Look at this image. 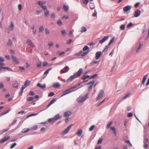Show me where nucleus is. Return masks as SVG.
<instances>
[{
  "label": "nucleus",
  "mask_w": 149,
  "mask_h": 149,
  "mask_svg": "<svg viewBox=\"0 0 149 149\" xmlns=\"http://www.w3.org/2000/svg\"><path fill=\"white\" fill-rule=\"evenodd\" d=\"M83 71L82 68H80L77 72H75L73 75H71L70 77L69 78L67 79L68 82H70L73 80L74 79L80 76Z\"/></svg>",
  "instance_id": "nucleus-1"
},
{
  "label": "nucleus",
  "mask_w": 149,
  "mask_h": 149,
  "mask_svg": "<svg viewBox=\"0 0 149 149\" xmlns=\"http://www.w3.org/2000/svg\"><path fill=\"white\" fill-rule=\"evenodd\" d=\"M89 93L86 94L84 96L80 95L76 100L77 102L79 103L83 104L86 100L88 98Z\"/></svg>",
  "instance_id": "nucleus-2"
},
{
  "label": "nucleus",
  "mask_w": 149,
  "mask_h": 149,
  "mask_svg": "<svg viewBox=\"0 0 149 149\" xmlns=\"http://www.w3.org/2000/svg\"><path fill=\"white\" fill-rule=\"evenodd\" d=\"M31 82L29 80H26L24 84V86H22L21 88V91L19 93V95H22L24 90L26 88L27 86L29 85L30 84Z\"/></svg>",
  "instance_id": "nucleus-3"
},
{
  "label": "nucleus",
  "mask_w": 149,
  "mask_h": 149,
  "mask_svg": "<svg viewBox=\"0 0 149 149\" xmlns=\"http://www.w3.org/2000/svg\"><path fill=\"white\" fill-rule=\"evenodd\" d=\"M95 83V81H91L86 84V85H88V89L89 92L91 91L92 87L94 85Z\"/></svg>",
  "instance_id": "nucleus-4"
},
{
  "label": "nucleus",
  "mask_w": 149,
  "mask_h": 149,
  "mask_svg": "<svg viewBox=\"0 0 149 149\" xmlns=\"http://www.w3.org/2000/svg\"><path fill=\"white\" fill-rule=\"evenodd\" d=\"M82 87V86H81L79 88H77L74 90H73L72 91H70V89H69L65 90V91L63 92V93L61 96V97H62L63 96H64L66 95H67L68 94H69L72 92L74 91H76V90L78 89L81 88Z\"/></svg>",
  "instance_id": "nucleus-5"
},
{
  "label": "nucleus",
  "mask_w": 149,
  "mask_h": 149,
  "mask_svg": "<svg viewBox=\"0 0 149 149\" xmlns=\"http://www.w3.org/2000/svg\"><path fill=\"white\" fill-rule=\"evenodd\" d=\"M73 126V124H72L68 127L66 129H65L62 132V134L63 135H65L67 134L71 128V127Z\"/></svg>",
  "instance_id": "nucleus-6"
},
{
  "label": "nucleus",
  "mask_w": 149,
  "mask_h": 149,
  "mask_svg": "<svg viewBox=\"0 0 149 149\" xmlns=\"http://www.w3.org/2000/svg\"><path fill=\"white\" fill-rule=\"evenodd\" d=\"M104 94V91L103 90H100L98 94V96L96 98V101H97L99 99L101 98L103 96Z\"/></svg>",
  "instance_id": "nucleus-7"
},
{
  "label": "nucleus",
  "mask_w": 149,
  "mask_h": 149,
  "mask_svg": "<svg viewBox=\"0 0 149 149\" xmlns=\"http://www.w3.org/2000/svg\"><path fill=\"white\" fill-rule=\"evenodd\" d=\"M38 5L41 7L43 10L46 9L47 7L46 6H43V4L45 3V1L42 2L41 1H38Z\"/></svg>",
  "instance_id": "nucleus-8"
},
{
  "label": "nucleus",
  "mask_w": 149,
  "mask_h": 149,
  "mask_svg": "<svg viewBox=\"0 0 149 149\" xmlns=\"http://www.w3.org/2000/svg\"><path fill=\"white\" fill-rule=\"evenodd\" d=\"M142 45V44L141 43H139V44L138 43L136 44V52L137 53L139 52L140 49L141 48Z\"/></svg>",
  "instance_id": "nucleus-9"
},
{
  "label": "nucleus",
  "mask_w": 149,
  "mask_h": 149,
  "mask_svg": "<svg viewBox=\"0 0 149 149\" xmlns=\"http://www.w3.org/2000/svg\"><path fill=\"white\" fill-rule=\"evenodd\" d=\"M69 70V68L68 66H66L65 68H64V69H62L60 73L61 74H63L64 73H66L67 72H68Z\"/></svg>",
  "instance_id": "nucleus-10"
},
{
  "label": "nucleus",
  "mask_w": 149,
  "mask_h": 149,
  "mask_svg": "<svg viewBox=\"0 0 149 149\" xmlns=\"http://www.w3.org/2000/svg\"><path fill=\"white\" fill-rule=\"evenodd\" d=\"M131 6H125L123 8V10L125 13H126L130 10L131 8Z\"/></svg>",
  "instance_id": "nucleus-11"
},
{
  "label": "nucleus",
  "mask_w": 149,
  "mask_h": 149,
  "mask_svg": "<svg viewBox=\"0 0 149 149\" xmlns=\"http://www.w3.org/2000/svg\"><path fill=\"white\" fill-rule=\"evenodd\" d=\"M102 55V53L101 51H98L95 54V58L96 60L98 59Z\"/></svg>",
  "instance_id": "nucleus-12"
},
{
  "label": "nucleus",
  "mask_w": 149,
  "mask_h": 149,
  "mask_svg": "<svg viewBox=\"0 0 149 149\" xmlns=\"http://www.w3.org/2000/svg\"><path fill=\"white\" fill-rule=\"evenodd\" d=\"M141 14V11L139 9L136 10L135 11L134 15V17H137L139 16Z\"/></svg>",
  "instance_id": "nucleus-13"
},
{
  "label": "nucleus",
  "mask_w": 149,
  "mask_h": 149,
  "mask_svg": "<svg viewBox=\"0 0 149 149\" xmlns=\"http://www.w3.org/2000/svg\"><path fill=\"white\" fill-rule=\"evenodd\" d=\"M109 36L104 37L102 40H99V42L100 44H102L104 42L107 40L109 38Z\"/></svg>",
  "instance_id": "nucleus-14"
},
{
  "label": "nucleus",
  "mask_w": 149,
  "mask_h": 149,
  "mask_svg": "<svg viewBox=\"0 0 149 149\" xmlns=\"http://www.w3.org/2000/svg\"><path fill=\"white\" fill-rule=\"evenodd\" d=\"M14 28V24L13 22H11L9 25L8 27V29L10 31H12L13 29Z\"/></svg>",
  "instance_id": "nucleus-15"
},
{
  "label": "nucleus",
  "mask_w": 149,
  "mask_h": 149,
  "mask_svg": "<svg viewBox=\"0 0 149 149\" xmlns=\"http://www.w3.org/2000/svg\"><path fill=\"white\" fill-rule=\"evenodd\" d=\"M10 136H9L8 137H5L3 139H2L0 141V143H3L5 142L6 141L9 139L10 138Z\"/></svg>",
  "instance_id": "nucleus-16"
},
{
  "label": "nucleus",
  "mask_w": 149,
  "mask_h": 149,
  "mask_svg": "<svg viewBox=\"0 0 149 149\" xmlns=\"http://www.w3.org/2000/svg\"><path fill=\"white\" fill-rule=\"evenodd\" d=\"M11 57L15 64H18L19 63L18 60L16 57L13 56H12Z\"/></svg>",
  "instance_id": "nucleus-17"
},
{
  "label": "nucleus",
  "mask_w": 149,
  "mask_h": 149,
  "mask_svg": "<svg viewBox=\"0 0 149 149\" xmlns=\"http://www.w3.org/2000/svg\"><path fill=\"white\" fill-rule=\"evenodd\" d=\"M26 43L29 45H31L33 47H34L35 45L29 39H28L26 42Z\"/></svg>",
  "instance_id": "nucleus-18"
},
{
  "label": "nucleus",
  "mask_w": 149,
  "mask_h": 149,
  "mask_svg": "<svg viewBox=\"0 0 149 149\" xmlns=\"http://www.w3.org/2000/svg\"><path fill=\"white\" fill-rule=\"evenodd\" d=\"M37 86L40 87L42 89H43L45 88L46 84H45V83L43 85H41V84L40 83H38L37 85Z\"/></svg>",
  "instance_id": "nucleus-19"
},
{
  "label": "nucleus",
  "mask_w": 149,
  "mask_h": 149,
  "mask_svg": "<svg viewBox=\"0 0 149 149\" xmlns=\"http://www.w3.org/2000/svg\"><path fill=\"white\" fill-rule=\"evenodd\" d=\"M54 119H55L56 121L58 120L59 119L61 118V116H60L59 114H57L54 117Z\"/></svg>",
  "instance_id": "nucleus-20"
},
{
  "label": "nucleus",
  "mask_w": 149,
  "mask_h": 149,
  "mask_svg": "<svg viewBox=\"0 0 149 149\" xmlns=\"http://www.w3.org/2000/svg\"><path fill=\"white\" fill-rule=\"evenodd\" d=\"M43 110H42L41 111H40L38 113H32V114H30L29 115H28L26 118H28L30 117H31V116H36V115H38V113H40V112L42 111H43Z\"/></svg>",
  "instance_id": "nucleus-21"
},
{
  "label": "nucleus",
  "mask_w": 149,
  "mask_h": 149,
  "mask_svg": "<svg viewBox=\"0 0 149 149\" xmlns=\"http://www.w3.org/2000/svg\"><path fill=\"white\" fill-rule=\"evenodd\" d=\"M82 133V130L81 129L79 130L76 132V134L79 136H81V134Z\"/></svg>",
  "instance_id": "nucleus-22"
},
{
  "label": "nucleus",
  "mask_w": 149,
  "mask_h": 149,
  "mask_svg": "<svg viewBox=\"0 0 149 149\" xmlns=\"http://www.w3.org/2000/svg\"><path fill=\"white\" fill-rule=\"evenodd\" d=\"M71 114V113L70 111L65 112L64 113V117H69V116Z\"/></svg>",
  "instance_id": "nucleus-23"
},
{
  "label": "nucleus",
  "mask_w": 149,
  "mask_h": 149,
  "mask_svg": "<svg viewBox=\"0 0 149 149\" xmlns=\"http://www.w3.org/2000/svg\"><path fill=\"white\" fill-rule=\"evenodd\" d=\"M0 68H2V69H6L7 71H13V70L12 69H11V68H9V67H3L2 66H0Z\"/></svg>",
  "instance_id": "nucleus-24"
},
{
  "label": "nucleus",
  "mask_w": 149,
  "mask_h": 149,
  "mask_svg": "<svg viewBox=\"0 0 149 149\" xmlns=\"http://www.w3.org/2000/svg\"><path fill=\"white\" fill-rule=\"evenodd\" d=\"M111 129L112 130L115 136L117 135V132L115 127H111Z\"/></svg>",
  "instance_id": "nucleus-25"
},
{
  "label": "nucleus",
  "mask_w": 149,
  "mask_h": 149,
  "mask_svg": "<svg viewBox=\"0 0 149 149\" xmlns=\"http://www.w3.org/2000/svg\"><path fill=\"white\" fill-rule=\"evenodd\" d=\"M148 75V74H147L146 75H145L143 78V79L142 80V84H144L145 83V82L146 80V79L147 78V76Z\"/></svg>",
  "instance_id": "nucleus-26"
},
{
  "label": "nucleus",
  "mask_w": 149,
  "mask_h": 149,
  "mask_svg": "<svg viewBox=\"0 0 149 149\" xmlns=\"http://www.w3.org/2000/svg\"><path fill=\"white\" fill-rule=\"evenodd\" d=\"M148 139L147 138L145 135H144L143 137V143H147L148 142Z\"/></svg>",
  "instance_id": "nucleus-27"
},
{
  "label": "nucleus",
  "mask_w": 149,
  "mask_h": 149,
  "mask_svg": "<svg viewBox=\"0 0 149 149\" xmlns=\"http://www.w3.org/2000/svg\"><path fill=\"white\" fill-rule=\"evenodd\" d=\"M87 29L86 27L83 26L81 28V29L80 31L81 33H83L87 31Z\"/></svg>",
  "instance_id": "nucleus-28"
},
{
  "label": "nucleus",
  "mask_w": 149,
  "mask_h": 149,
  "mask_svg": "<svg viewBox=\"0 0 149 149\" xmlns=\"http://www.w3.org/2000/svg\"><path fill=\"white\" fill-rule=\"evenodd\" d=\"M63 9L64 11H68V10L69 6L68 5H64L63 6Z\"/></svg>",
  "instance_id": "nucleus-29"
},
{
  "label": "nucleus",
  "mask_w": 149,
  "mask_h": 149,
  "mask_svg": "<svg viewBox=\"0 0 149 149\" xmlns=\"http://www.w3.org/2000/svg\"><path fill=\"white\" fill-rule=\"evenodd\" d=\"M90 77V76L88 75H84L81 77L82 79L83 80H85L86 79Z\"/></svg>",
  "instance_id": "nucleus-30"
},
{
  "label": "nucleus",
  "mask_w": 149,
  "mask_h": 149,
  "mask_svg": "<svg viewBox=\"0 0 149 149\" xmlns=\"http://www.w3.org/2000/svg\"><path fill=\"white\" fill-rule=\"evenodd\" d=\"M53 87L55 88H57L60 87V84L58 83H57L53 85Z\"/></svg>",
  "instance_id": "nucleus-31"
},
{
  "label": "nucleus",
  "mask_w": 149,
  "mask_h": 149,
  "mask_svg": "<svg viewBox=\"0 0 149 149\" xmlns=\"http://www.w3.org/2000/svg\"><path fill=\"white\" fill-rule=\"evenodd\" d=\"M12 85L14 87L17 88L18 87L19 84L17 82V81H16Z\"/></svg>",
  "instance_id": "nucleus-32"
},
{
  "label": "nucleus",
  "mask_w": 149,
  "mask_h": 149,
  "mask_svg": "<svg viewBox=\"0 0 149 149\" xmlns=\"http://www.w3.org/2000/svg\"><path fill=\"white\" fill-rule=\"evenodd\" d=\"M83 51L82 50L80 51L79 52H77L75 54V55L77 56H81Z\"/></svg>",
  "instance_id": "nucleus-33"
},
{
  "label": "nucleus",
  "mask_w": 149,
  "mask_h": 149,
  "mask_svg": "<svg viewBox=\"0 0 149 149\" xmlns=\"http://www.w3.org/2000/svg\"><path fill=\"white\" fill-rule=\"evenodd\" d=\"M7 44L8 46H12L13 44L12 40H11L9 39L8 40Z\"/></svg>",
  "instance_id": "nucleus-34"
},
{
  "label": "nucleus",
  "mask_w": 149,
  "mask_h": 149,
  "mask_svg": "<svg viewBox=\"0 0 149 149\" xmlns=\"http://www.w3.org/2000/svg\"><path fill=\"white\" fill-rule=\"evenodd\" d=\"M48 120L49 122H51L52 123H54L56 121V120L54 119V118L49 119Z\"/></svg>",
  "instance_id": "nucleus-35"
},
{
  "label": "nucleus",
  "mask_w": 149,
  "mask_h": 149,
  "mask_svg": "<svg viewBox=\"0 0 149 149\" xmlns=\"http://www.w3.org/2000/svg\"><path fill=\"white\" fill-rule=\"evenodd\" d=\"M83 49L84 51H85L86 50H88V51L89 48L87 46H85L83 48Z\"/></svg>",
  "instance_id": "nucleus-36"
},
{
  "label": "nucleus",
  "mask_w": 149,
  "mask_h": 149,
  "mask_svg": "<svg viewBox=\"0 0 149 149\" xmlns=\"http://www.w3.org/2000/svg\"><path fill=\"white\" fill-rule=\"evenodd\" d=\"M44 12V15L46 17H47L49 14V11L47 9Z\"/></svg>",
  "instance_id": "nucleus-37"
},
{
  "label": "nucleus",
  "mask_w": 149,
  "mask_h": 149,
  "mask_svg": "<svg viewBox=\"0 0 149 149\" xmlns=\"http://www.w3.org/2000/svg\"><path fill=\"white\" fill-rule=\"evenodd\" d=\"M29 128H27L26 129H24L22 130V132L23 133H26L28 132V131H29Z\"/></svg>",
  "instance_id": "nucleus-38"
},
{
  "label": "nucleus",
  "mask_w": 149,
  "mask_h": 149,
  "mask_svg": "<svg viewBox=\"0 0 149 149\" xmlns=\"http://www.w3.org/2000/svg\"><path fill=\"white\" fill-rule=\"evenodd\" d=\"M8 130H9V129H4V130H2L0 131V132L1 133L0 134H2L3 133L7 131Z\"/></svg>",
  "instance_id": "nucleus-39"
},
{
  "label": "nucleus",
  "mask_w": 149,
  "mask_h": 149,
  "mask_svg": "<svg viewBox=\"0 0 149 149\" xmlns=\"http://www.w3.org/2000/svg\"><path fill=\"white\" fill-rule=\"evenodd\" d=\"M57 100V99L56 98H54L53 99V100H52L50 102H49L51 104L55 102Z\"/></svg>",
  "instance_id": "nucleus-40"
},
{
  "label": "nucleus",
  "mask_w": 149,
  "mask_h": 149,
  "mask_svg": "<svg viewBox=\"0 0 149 149\" xmlns=\"http://www.w3.org/2000/svg\"><path fill=\"white\" fill-rule=\"evenodd\" d=\"M125 24L121 25L120 27V29L121 30H124L125 29Z\"/></svg>",
  "instance_id": "nucleus-41"
},
{
  "label": "nucleus",
  "mask_w": 149,
  "mask_h": 149,
  "mask_svg": "<svg viewBox=\"0 0 149 149\" xmlns=\"http://www.w3.org/2000/svg\"><path fill=\"white\" fill-rule=\"evenodd\" d=\"M52 70V68H50L49 69L47 70L44 72V75L47 74L49 73V71Z\"/></svg>",
  "instance_id": "nucleus-42"
},
{
  "label": "nucleus",
  "mask_w": 149,
  "mask_h": 149,
  "mask_svg": "<svg viewBox=\"0 0 149 149\" xmlns=\"http://www.w3.org/2000/svg\"><path fill=\"white\" fill-rule=\"evenodd\" d=\"M44 29V28L43 26H41L39 28V31L41 32Z\"/></svg>",
  "instance_id": "nucleus-43"
},
{
  "label": "nucleus",
  "mask_w": 149,
  "mask_h": 149,
  "mask_svg": "<svg viewBox=\"0 0 149 149\" xmlns=\"http://www.w3.org/2000/svg\"><path fill=\"white\" fill-rule=\"evenodd\" d=\"M88 52H89V51H86L84 52H83V53L81 54V56H86V55H87L88 54Z\"/></svg>",
  "instance_id": "nucleus-44"
},
{
  "label": "nucleus",
  "mask_w": 149,
  "mask_h": 149,
  "mask_svg": "<svg viewBox=\"0 0 149 149\" xmlns=\"http://www.w3.org/2000/svg\"><path fill=\"white\" fill-rule=\"evenodd\" d=\"M133 25V24H132V23L131 22L127 24L126 27L127 28H129L130 27L132 26Z\"/></svg>",
  "instance_id": "nucleus-45"
},
{
  "label": "nucleus",
  "mask_w": 149,
  "mask_h": 149,
  "mask_svg": "<svg viewBox=\"0 0 149 149\" xmlns=\"http://www.w3.org/2000/svg\"><path fill=\"white\" fill-rule=\"evenodd\" d=\"M98 75V74H95L94 75L91 76L90 78V79H92V78H95L96 77H97Z\"/></svg>",
  "instance_id": "nucleus-46"
},
{
  "label": "nucleus",
  "mask_w": 149,
  "mask_h": 149,
  "mask_svg": "<svg viewBox=\"0 0 149 149\" xmlns=\"http://www.w3.org/2000/svg\"><path fill=\"white\" fill-rule=\"evenodd\" d=\"M95 127V126L94 125H92L89 128V131H91L93 130L94 128Z\"/></svg>",
  "instance_id": "nucleus-47"
},
{
  "label": "nucleus",
  "mask_w": 149,
  "mask_h": 149,
  "mask_svg": "<svg viewBox=\"0 0 149 149\" xmlns=\"http://www.w3.org/2000/svg\"><path fill=\"white\" fill-rule=\"evenodd\" d=\"M77 85H76L75 86H74L70 88H69V89H70V91H72L73 90H72V89L75 88H77Z\"/></svg>",
  "instance_id": "nucleus-48"
},
{
  "label": "nucleus",
  "mask_w": 149,
  "mask_h": 149,
  "mask_svg": "<svg viewBox=\"0 0 149 149\" xmlns=\"http://www.w3.org/2000/svg\"><path fill=\"white\" fill-rule=\"evenodd\" d=\"M89 2V0H83V2L84 3L85 5H87Z\"/></svg>",
  "instance_id": "nucleus-49"
},
{
  "label": "nucleus",
  "mask_w": 149,
  "mask_h": 149,
  "mask_svg": "<svg viewBox=\"0 0 149 149\" xmlns=\"http://www.w3.org/2000/svg\"><path fill=\"white\" fill-rule=\"evenodd\" d=\"M17 145V143H13L11 146L10 147V149H13V148H14L15 146Z\"/></svg>",
  "instance_id": "nucleus-50"
},
{
  "label": "nucleus",
  "mask_w": 149,
  "mask_h": 149,
  "mask_svg": "<svg viewBox=\"0 0 149 149\" xmlns=\"http://www.w3.org/2000/svg\"><path fill=\"white\" fill-rule=\"evenodd\" d=\"M45 32L46 35H48L49 33V31L48 29L46 28L45 29Z\"/></svg>",
  "instance_id": "nucleus-51"
},
{
  "label": "nucleus",
  "mask_w": 149,
  "mask_h": 149,
  "mask_svg": "<svg viewBox=\"0 0 149 149\" xmlns=\"http://www.w3.org/2000/svg\"><path fill=\"white\" fill-rule=\"evenodd\" d=\"M99 61H92L91 63V65H93V64L97 63H99Z\"/></svg>",
  "instance_id": "nucleus-52"
},
{
  "label": "nucleus",
  "mask_w": 149,
  "mask_h": 149,
  "mask_svg": "<svg viewBox=\"0 0 149 149\" xmlns=\"http://www.w3.org/2000/svg\"><path fill=\"white\" fill-rule=\"evenodd\" d=\"M54 95V93L53 92H51L49 93L48 94V96L49 97L53 96Z\"/></svg>",
  "instance_id": "nucleus-53"
},
{
  "label": "nucleus",
  "mask_w": 149,
  "mask_h": 149,
  "mask_svg": "<svg viewBox=\"0 0 149 149\" xmlns=\"http://www.w3.org/2000/svg\"><path fill=\"white\" fill-rule=\"evenodd\" d=\"M57 24L59 26H61L62 25V23L61 20H58L57 22Z\"/></svg>",
  "instance_id": "nucleus-54"
},
{
  "label": "nucleus",
  "mask_w": 149,
  "mask_h": 149,
  "mask_svg": "<svg viewBox=\"0 0 149 149\" xmlns=\"http://www.w3.org/2000/svg\"><path fill=\"white\" fill-rule=\"evenodd\" d=\"M34 99V97H31L29 98H28L27 99V100L28 101H30L33 100Z\"/></svg>",
  "instance_id": "nucleus-55"
},
{
  "label": "nucleus",
  "mask_w": 149,
  "mask_h": 149,
  "mask_svg": "<svg viewBox=\"0 0 149 149\" xmlns=\"http://www.w3.org/2000/svg\"><path fill=\"white\" fill-rule=\"evenodd\" d=\"M114 49H113L111 51V53L109 54V56H112L113 54L114 53Z\"/></svg>",
  "instance_id": "nucleus-56"
},
{
  "label": "nucleus",
  "mask_w": 149,
  "mask_h": 149,
  "mask_svg": "<svg viewBox=\"0 0 149 149\" xmlns=\"http://www.w3.org/2000/svg\"><path fill=\"white\" fill-rule=\"evenodd\" d=\"M53 45V43L52 42H51L50 43H48V46L49 47H51Z\"/></svg>",
  "instance_id": "nucleus-57"
},
{
  "label": "nucleus",
  "mask_w": 149,
  "mask_h": 149,
  "mask_svg": "<svg viewBox=\"0 0 149 149\" xmlns=\"http://www.w3.org/2000/svg\"><path fill=\"white\" fill-rule=\"evenodd\" d=\"M112 121L109 123L107 126V128H109L110 127V126H111V125L112 124Z\"/></svg>",
  "instance_id": "nucleus-58"
},
{
  "label": "nucleus",
  "mask_w": 149,
  "mask_h": 149,
  "mask_svg": "<svg viewBox=\"0 0 149 149\" xmlns=\"http://www.w3.org/2000/svg\"><path fill=\"white\" fill-rule=\"evenodd\" d=\"M125 142L129 144L131 146H132V144L130 143V141L129 140H126Z\"/></svg>",
  "instance_id": "nucleus-59"
},
{
  "label": "nucleus",
  "mask_w": 149,
  "mask_h": 149,
  "mask_svg": "<svg viewBox=\"0 0 149 149\" xmlns=\"http://www.w3.org/2000/svg\"><path fill=\"white\" fill-rule=\"evenodd\" d=\"M108 48V46L107 45L105 46V48L104 49L103 52L107 51Z\"/></svg>",
  "instance_id": "nucleus-60"
},
{
  "label": "nucleus",
  "mask_w": 149,
  "mask_h": 149,
  "mask_svg": "<svg viewBox=\"0 0 149 149\" xmlns=\"http://www.w3.org/2000/svg\"><path fill=\"white\" fill-rule=\"evenodd\" d=\"M38 127V125H36L32 127H31V129L33 130H36L37 129Z\"/></svg>",
  "instance_id": "nucleus-61"
},
{
  "label": "nucleus",
  "mask_w": 149,
  "mask_h": 149,
  "mask_svg": "<svg viewBox=\"0 0 149 149\" xmlns=\"http://www.w3.org/2000/svg\"><path fill=\"white\" fill-rule=\"evenodd\" d=\"M129 94H130L128 93L125 94L123 97V99H125L128 96Z\"/></svg>",
  "instance_id": "nucleus-62"
},
{
  "label": "nucleus",
  "mask_w": 149,
  "mask_h": 149,
  "mask_svg": "<svg viewBox=\"0 0 149 149\" xmlns=\"http://www.w3.org/2000/svg\"><path fill=\"white\" fill-rule=\"evenodd\" d=\"M144 145H143L144 148L145 149L147 148L148 146V144L147 143H144Z\"/></svg>",
  "instance_id": "nucleus-63"
},
{
  "label": "nucleus",
  "mask_w": 149,
  "mask_h": 149,
  "mask_svg": "<svg viewBox=\"0 0 149 149\" xmlns=\"http://www.w3.org/2000/svg\"><path fill=\"white\" fill-rule=\"evenodd\" d=\"M140 3L139 2L137 3H136L135 4V5H134V7L135 8H137L139 6V5H140Z\"/></svg>",
  "instance_id": "nucleus-64"
}]
</instances>
